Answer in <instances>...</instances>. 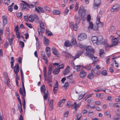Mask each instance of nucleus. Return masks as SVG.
Wrapping results in <instances>:
<instances>
[{
  "instance_id": "f3484780",
  "label": "nucleus",
  "mask_w": 120,
  "mask_h": 120,
  "mask_svg": "<svg viewBox=\"0 0 120 120\" xmlns=\"http://www.w3.org/2000/svg\"><path fill=\"white\" fill-rule=\"evenodd\" d=\"M70 68L69 65L67 66L66 69L64 71L63 73L64 75H66L68 74L70 72Z\"/></svg>"
},
{
  "instance_id": "6e6552de",
  "label": "nucleus",
  "mask_w": 120,
  "mask_h": 120,
  "mask_svg": "<svg viewBox=\"0 0 120 120\" xmlns=\"http://www.w3.org/2000/svg\"><path fill=\"white\" fill-rule=\"evenodd\" d=\"M84 55L86 56H88L90 57L92 60H94L96 59L97 58L96 57H94L93 54L90 52H86L84 53Z\"/></svg>"
},
{
  "instance_id": "393cba45",
  "label": "nucleus",
  "mask_w": 120,
  "mask_h": 120,
  "mask_svg": "<svg viewBox=\"0 0 120 120\" xmlns=\"http://www.w3.org/2000/svg\"><path fill=\"white\" fill-rule=\"evenodd\" d=\"M33 15L34 18V20H36V22L37 23H38L39 22V18L38 15L36 14H34Z\"/></svg>"
},
{
  "instance_id": "c03bdc74",
  "label": "nucleus",
  "mask_w": 120,
  "mask_h": 120,
  "mask_svg": "<svg viewBox=\"0 0 120 120\" xmlns=\"http://www.w3.org/2000/svg\"><path fill=\"white\" fill-rule=\"evenodd\" d=\"M75 19L76 20V21L75 23V24L76 25H78L79 24L80 21V19L79 18L76 19V17H75Z\"/></svg>"
},
{
  "instance_id": "f03ea898",
  "label": "nucleus",
  "mask_w": 120,
  "mask_h": 120,
  "mask_svg": "<svg viewBox=\"0 0 120 120\" xmlns=\"http://www.w3.org/2000/svg\"><path fill=\"white\" fill-rule=\"evenodd\" d=\"M40 26L38 28V35L41 36L42 34L45 30V27L43 23L41 21L39 22Z\"/></svg>"
},
{
  "instance_id": "aec40b11",
  "label": "nucleus",
  "mask_w": 120,
  "mask_h": 120,
  "mask_svg": "<svg viewBox=\"0 0 120 120\" xmlns=\"http://www.w3.org/2000/svg\"><path fill=\"white\" fill-rule=\"evenodd\" d=\"M50 51V49L49 47H47L46 48L45 51L48 57H49L51 53Z\"/></svg>"
},
{
  "instance_id": "f8f14e48",
  "label": "nucleus",
  "mask_w": 120,
  "mask_h": 120,
  "mask_svg": "<svg viewBox=\"0 0 120 120\" xmlns=\"http://www.w3.org/2000/svg\"><path fill=\"white\" fill-rule=\"evenodd\" d=\"M23 90L22 88H20L19 90V93L21 95H26V91L25 88L24 86H22Z\"/></svg>"
},
{
  "instance_id": "5fc2aeb1",
  "label": "nucleus",
  "mask_w": 120,
  "mask_h": 120,
  "mask_svg": "<svg viewBox=\"0 0 120 120\" xmlns=\"http://www.w3.org/2000/svg\"><path fill=\"white\" fill-rule=\"evenodd\" d=\"M18 105V108H19V111H20V112L21 114H22V105H20V107L19 106V105Z\"/></svg>"
},
{
  "instance_id": "dca6fc26",
  "label": "nucleus",
  "mask_w": 120,
  "mask_h": 120,
  "mask_svg": "<svg viewBox=\"0 0 120 120\" xmlns=\"http://www.w3.org/2000/svg\"><path fill=\"white\" fill-rule=\"evenodd\" d=\"M58 87V83L57 82H56L54 86V88L53 90V91L54 92L53 93L54 94H55L56 92Z\"/></svg>"
},
{
  "instance_id": "e433bc0d",
  "label": "nucleus",
  "mask_w": 120,
  "mask_h": 120,
  "mask_svg": "<svg viewBox=\"0 0 120 120\" xmlns=\"http://www.w3.org/2000/svg\"><path fill=\"white\" fill-rule=\"evenodd\" d=\"M93 94H90L86 96L85 98H84L83 100H84L85 101H86L88 98L91 97V96Z\"/></svg>"
},
{
  "instance_id": "2eb2a0df",
  "label": "nucleus",
  "mask_w": 120,
  "mask_h": 120,
  "mask_svg": "<svg viewBox=\"0 0 120 120\" xmlns=\"http://www.w3.org/2000/svg\"><path fill=\"white\" fill-rule=\"evenodd\" d=\"M86 75V72L82 70L79 73V76L82 78H84Z\"/></svg>"
},
{
  "instance_id": "bb28decb",
  "label": "nucleus",
  "mask_w": 120,
  "mask_h": 120,
  "mask_svg": "<svg viewBox=\"0 0 120 120\" xmlns=\"http://www.w3.org/2000/svg\"><path fill=\"white\" fill-rule=\"evenodd\" d=\"M78 106L79 105L77 104L75 102L71 106V108L72 109H75V110H76L77 108L78 107Z\"/></svg>"
},
{
  "instance_id": "4c0bfd02",
  "label": "nucleus",
  "mask_w": 120,
  "mask_h": 120,
  "mask_svg": "<svg viewBox=\"0 0 120 120\" xmlns=\"http://www.w3.org/2000/svg\"><path fill=\"white\" fill-rule=\"evenodd\" d=\"M17 16L18 18L21 19L22 17V14L21 12H17Z\"/></svg>"
},
{
  "instance_id": "473e14b6",
  "label": "nucleus",
  "mask_w": 120,
  "mask_h": 120,
  "mask_svg": "<svg viewBox=\"0 0 120 120\" xmlns=\"http://www.w3.org/2000/svg\"><path fill=\"white\" fill-rule=\"evenodd\" d=\"M94 77V75L93 74V72H92L91 73L89 74L87 76V77L90 79H92Z\"/></svg>"
},
{
  "instance_id": "864d4df0",
  "label": "nucleus",
  "mask_w": 120,
  "mask_h": 120,
  "mask_svg": "<svg viewBox=\"0 0 120 120\" xmlns=\"http://www.w3.org/2000/svg\"><path fill=\"white\" fill-rule=\"evenodd\" d=\"M48 97L47 94L46 93H44L43 95V98L44 100H46L47 99Z\"/></svg>"
},
{
  "instance_id": "c85d7f7f",
  "label": "nucleus",
  "mask_w": 120,
  "mask_h": 120,
  "mask_svg": "<svg viewBox=\"0 0 120 120\" xmlns=\"http://www.w3.org/2000/svg\"><path fill=\"white\" fill-rule=\"evenodd\" d=\"M60 70L57 68L54 69L53 71V74L54 75H57L59 74Z\"/></svg>"
},
{
  "instance_id": "72a5a7b5",
  "label": "nucleus",
  "mask_w": 120,
  "mask_h": 120,
  "mask_svg": "<svg viewBox=\"0 0 120 120\" xmlns=\"http://www.w3.org/2000/svg\"><path fill=\"white\" fill-rule=\"evenodd\" d=\"M62 54L67 58H68L70 55L69 53L66 52H63Z\"/></svg>"
},
{
  "instance_id": "0e129e2a",
  "label": "nucleus",
  "mask_w": 120,
  "mask_h": 120,
  "mask_svg": "<svg viewBox=\"0 0 120 120\" xmlns=\"http://www.w3.org/2000/svg\"><path fill=\"white\" fill-rule=\"evenodd\" d=\"M95 105H101V103L99 101H97L95 102Z\"/></svg>"
},
{
  "instance_id": "f257e3e1",
  "label": "nucleus",
  "mask_w": 120,
  "mask_h": 120,
  "mask_svg": "<svg viewBox=\"0 0 120 120\" xmlns=\"http://www.w3.org/2000/svg\"><path fill=\"white\" fill-rule=\"evenodd\" d=\"M52 65L51 64L49 66L48 72V78H49L48 84L51 87H52V82L51 81L50 79L52 77V76L51 75V74L52 71Z\"/></svg>"
},
{
  "instance_id": "9d476101",
  "label": "nucleus",
  "mask_w": 120,
  "mask_h": 120,
  "mask_svg": "<svg viewBox=\"0 0 120 120\" xmlns=\"http://www.w3.org/2000/svg\"><path fill=\"white\" fill-rule=\"evenodd\" d=\"M87 35L85 33H83L79 34L78 35V40L80 41H82L85 39L87 37Z\"/></svg>"
},
{
  "instance_id": "20e7f679",
  "label": "nucleus",
  "mask_w": 120,
  "mask_h": 120,
  "mask_svg": "<svg viewBox=\"0 0 120 120\" xmlns=\"http://www.w3.org/2000/svg\"><path fill=\"white\" fill-rule=\"evenodd\" d=\"M112 44L109 45L107 44H106L105 46L106 47H112L114 45H117L118 44V41L117 38H115L112 39Z\"/></svg>"
},
{
  "instance_id": "49530a36",
  "label": "nucleus",
  "mask_w": 120,
  "mask_h": 120,
  "mask_svg": "<svg viewBox=\"0 0 120 120\" xmlns=\"http://www.w3.org/2000/svg\"><path fill=\"white\" fill-rule=\"evenodd\" d=\"M101 74L102 75L104 76L107 75V72L105 70H103Z\"/></svg>"
},
{
  "instance_id": "4d7b16f0",
  "label": "nucleus",
  "mask_w": 120,
  "mask_h": 120,
  "mask_svg": "<svg viewBox=\"0 0 120 120\" xmlns=\"http://www.w3.org/2000/svg\"><path fill=\"white\" fill-rule=\"evenodd\" d=\"M91 19V17L90 15H88L87 16V21L88 22H90V21Z\"/></svg>"
},
{
  "instance_id": "338daca9",
  "label": "nucleus",
  "mask_w": 120,
  "mask_h": 120,
  "mask_svg": "<svg viewBox=\"0 0 120 120\" xmlns=\"http://www.w3.org/2000/svg\"><path fill=\"white\" fill-rule=\"evenodd\" d=\"M16 34L17 38L19 39H20V33L19 32H16Z\"/></svg>"
},
{
  "instance_id": "603ef678",
  "label": "nucleus",
  "mask_w": 120,
  "mask_h": 120,
  "mask_svg": "<svg viewBox=\"0 0 120 120\" xmlns=\"http://www.w3.org/2000/svg\"><path fill=\"white\" fill-rule=\"evenodd\" d=\"M115 29V27L113 26H112L109 30V31L110 32H112Z\"/></svg>"
},
{
  "instance_id": "c756f323",
  "label": "nucleus",
  "mask_w": 120,
  "mask_h": 120,
  "mask_svg": "<svg viewBox=\"0 0 120 120\" xmlns=\"http://www.w3.org/2000/svg\"><path fill=\"white\" fill-rule=\"evenodd\" d=\"M44 44L46 46H47L49 44V41L48 39L45 38L44 39Z\"/></svg>"
},
{
  "instance_id": "0eeeda50",
  "label": "nucleus",
  "mask_w": 120,
  "mask_h": 120,
  "mask_svg": "<svg viewBox=\"0 0 120 120\" xmlns=\"http://www.w3.org/2000/svg\"><path fill=\"white\" fill-rule=\"evenodd\" d=\"M22 1L24 2V3H21L20 4L21 9L25 10H28L30 8L29 5L25 2L23 1Z\"/></svg>"
},
{
  "instance_id": "cd10ccee",
  "label": "nucleus",
  "mask_w": 120,
  "mask_h": 120,
  "mask_svg": "<svg viewBox=\"0 0 120 120\" xmlns=\"http://www.w3.org/2000/svg\"><path fill=\"white\" fill-rule=\"evenodd\" d=\"M64 45L66 46L70 47L72 46L71 44L70 41H66L64 43Z\"/></svg>"
},
{
  "instance_id": "680f3d73",
  "label": "nucleus",
  "mask_w": 120,
  "mask_h": 120,
  "mask_svg": "<svg viewBox=\"0 0 120 120\" xmlns=\"http://www.w3.org/2000/svg\"><path fill=\"white\" fill-rule=\"evenodd\" d=\"M91 29L94 30H98V28L96 26H93Z\"/></svg>"
},
{
  "instance_id": "8fccbe9b",
  "label": "nucleus",
  "mask_w": 120,
  "mask_h": 120,
  "mask_svg": "<svg viewBox=\"0 0 120 120\" xmlns=\"http://www.w3.org/2000/svg\"><path fill=\"white\" fill-rule=\"evenodd\" d=\"M46 34L47 35L49 36H51L52 35V32H51L50 31H47L46 33Z\"/></svg>"
},
{
  "instance_id": "a878e982",
  "label": "nucleus",
  "mask_w": 120,
  "mask_h": 120,
  "mask_svg": "<svg viewBox=\"0 0 120 120\" xmlns=\"http://www.w3.org/2000/svg\"><path fill=\"white\" fill-rule=\"evenodd\" d=\"M29 21L30 22H33L34 20V18L33 15H30L29 18Z\"/></svg>"
},
{
  "instance_id": "bf43d9fd",
  "label": "nucleus",
  "mask_w": 120,
  "mask_h": 120,
  "mask_svg": "<svg viewBox=\"0 0 120 120\" xmlns=\"http://www.w3.org/2000/svg\"><path fill=\"white\" fill-rule=\"evenodd\" d=\"M80 55V54L78 52V53L75 55V56L74 58L75 59L79 58Z\"/></svg>"
},
{
  "instance_id": "e2e57ef3",
  "label": "nucleus",
  "mask_w": 120,
  "mask_h": 120,
  "mask_svg": "<svg viewBox=\"0 0 120 120\" xmlns=\"http://www.w3.org/2000/svg\"><path fill=\"white\" fill-rule=\"evenodd\" d=\"M114 107H120V103H115Z\"/></svg>"
},
{
  "instance_id": "b1692460",
  "label": "nucleus",
  "mask_w": 120,
  "mask_h": 120,
  "mask_svg": "<svg viewBox=\"0 0 120 120\" xmlns=\"http://www.w3.org/2000/svg\"><path fill=\"white\" fill-rule=\"evenodd\" d=\"M71 42L72 44L75 46L77 47L78 46L76 42V39L74 38H72L71 40Z\"/></svg>"
},
{
  "instance_id": "58836bf2",
  "label": "nucleus",
  "mask_w": 120,
  "mask_h": 120,
  "mask_svg": "<svg viewBox=\"0 0 120 120\" xmlns=\"http://www.w3.org/2000/svg\"><path fill=\"white\" fill-rule=\"evenodd\" d=\"M60 13V12L57 10H53V14L54 15H58Z\"/></svg>"
},
{
  "instance_id": "a19ab883",
  "label": "nucleus",
  "mask_w": 120,
  "mask_h": 120,
  "mask_svg": "<svg viewBox=\"0 0 120 120\" xmlns=\"http://www.w3.org/2000/svg\"><path fill=\"white\" fill-rule=\"evenodd\" d=\"M72 105V103L71 101H69L67 102V106L68 108H69Z\"/></svg>"
},
{
  "instance_id": "09e8293b",
  "label": "nucleus",
  "mask_w": 120,
  "mask_h": 120,
  "mask_svg": "<svg viewBox=\"0 0 120 120\" xmlns=\"http://www.w3.org/2000/svg\"><path fill=\"white\" fill-rule=\"evenodd\" d=\"M38 8L41 12H45V11L42 7H38Z\"/></svg>"
},
{
  "instance_id": "7ed1b4c3",
  "label": "nucleus",
  "mask_w": 120,
  "mask_h": 120,
  "mask_svg": "<svg viewBox=\"0 0 120 120\" xmlns=\"http://www.w3.org/2000/svg\"><path fill=\"white\" fill-rule=\"evenodd\" d=\"M103 40L102 37L101 36L100 37V38H98L96 36H93L91 38V40L94 43H96L98 42L100 43L101 44H103V43H101L102 40Z\"/></svg>"
},
{
  "instance_id": "79ce46f5",
  "label": "nucleus",
  "mask_w": 120,
  "mask_h": 120,
  "mask_svg": "<svg viewBox=\"0 0 120 120\" xmlns=\"http://www.w3.org/2000/svg\"><path fill=\"white\" fill-rule=\"evenodd\" d=\"M79 4V3L78 2H77L76 3L75 9V11H77L78 9Z\"/></svg>"
},
{
  "instance_id": "3c124183",
  "label": "nucleus",
  "mask_w": 120,
  "mask_h": 120,
  "mask_svg": "<svg viewBox=\"0 0 120 120\" xmlns=\"http://www.w3.org/2000/svg\"><path fill=\"white\" fill-rule=\"evenodd\" d=\"M4 3L7 5H9L10 4V0H4Z\"/></svg>"
},
{
  "instance_id": "37998d69",
  "label": "nucleus",
  "mask_w": 120,
  "mask_h": 120,
  "mask_svg": "<svg viewBox=\"0 0 120 120\" xmlns=\"http://www.w3.org/2000/svg\"><path fill=\"white\" fill-rule=\"evenodd\" d=\"M89 25L88 27V29H91L92 28L94 25L93 23L91 22H89Z\"/></svg>"
},
{
  "instance_id": "13d9d810",
  "label": "nucleus",
  "mask_w": 120,
  "mask_h": 120,
  "mask_svg": "<svg viewBox=\"0 0 120 120\" xmlns=\"http://www.w3.org/2000/svg\"><path fill=\"white\" fill-rule=\"evenodd\" d=\"M69 86V84L68 82H66L65 83L64 85V86L63 87L64 88L66 89Z\"/></svg>"
},
{
  "instance_id": "a211bd4d",
  "label": "nucleus",
  "mask_w": 120,
  "mask_h": 120,
  "mask_svg": "<svg viewBox=\"0 0 120 120\" xmlns=\"http://www.w3.org/2000/svg\"><path fill=\"white\" fill-rule=\"evenodd\" d=\"M65 101V99H63L60 100L58 104V105L59 107H61L62 106V104L64 103Z\"/></svg>"
},
{
  "instance_id": "412c9836",
  "label": "nucleus",
  "mask_w": 120,
  "mask_h": 120,
  "mask_svg": "<svg viewBox=\"0 0 120 120\" xmlns=\"http://www.w3.org/2000/svg\"><path fill=\"white\" fill-rule=\"evenodd\" d=\"M86 50L87 51H89L92 52H94V49L90 46L87 47L86 48Z\"/></svg>"
},
{
  "instance_id": "de8ad7c7",
  "label": "nucleus",
  "mask_w": 120,
  "mask_h": 120,
  "mask_svg": "<svg viewBox=\"0 0 120 120\" xmlns=\"http://www.w3.org/2000/svg\"><path fill=\"white\" fill-rule=\"evenodd\" d=\"M19 45L22 48L24 46V44L23 42L20 41L19 42Z\"/></svg>"
},
{
  "instance_id": "6e6d98bb",
  "label": "nucleus",
  "mask_w": 120,
  "mask_h": 120,
  "mask_svg": "<svg viewBox=\"0 0 120 120\" xmlns=\"http://www.w3.org/2000/svg\"><path fill=\"white\" fill-rule=\"evenodd\" d=\"M85 94H82L80 95L79 96V97L78 99L79 100H80L82 99L84 97Z\"/></svg>"
},
{
  "instance_id": "f704fd0d",
  "label": "nucleus",
  "mask_w": 120,
  "mask_h": 120,
  "mask_svg": "<svg viewBox=\"0 0 120 120\" xmlns=\"http://www.w3.org/2000/svg\"><path fill=\"white\" fill-rule=\"evenodd\" d=\"M102 89L100 87H98L95 88V90H94V91L95 92L98 93L100 91H102Z\"/></svg>"
},
{
  "instance_id": "1a4fd4ad",
  "label": "nucleus",
  "mask_w": 120,
  "mask_h": 120,
  "mask_svg": "<svg viewBox=\"0 0 120 120\" xmlns=\"http://www.w3.org/2000/svg\"><path fill=\"white\" fill-rule=\"evenodd\" d=\"M78 12L79 15H81V17H84L85 15V12L83 10V6H81L80 7L79 9Z\"/></svg>"
},
{
  "instance_id": "a18cd8bd",
  "label": "nucleus",
  "mask_w": 120,
  "mask_h": 120,
  "mask_svg": "<svg viewBox=\"0 0 120 120\" xmlns=\"http://www.w3.org/2000/svg\"><path fill=\"white\" fill-rule=\"evenodd\" d=\"M64 65L63 64H62L59 66V67L57 68L59 70H60V69H63L64 68Z\"/></svg>"
},
{
  "instance_id": "69168bd1",
  "label": "nucleus",
  "mask_w": 120,
  "mask_h": 120,
  "mask_svg": "<svg viewBox=\"0 0 120 120\" xmlns=\"http://www.w3.org/2000/svg\"><path fill=\"white\" fill-rule=\"evenodd\" d=\"M25 24L26 25L29 27L30 28H32V26L30 24H28L27 23H26Z\"/></svg>"
},
{
  "instance_id": "7c9ffc66",
  "label": "nucleus",
  "mask_w": 120,
  "mask_h": 120,
  "mask_svg": "<svg viewBox=\"0 0 120 120\" xmlns=\"http://www.w3.org/2000/svg\"><path fill=\"white\" fill-rule=\"evenodd\" d=\"M82 66L80 65H76L75 66V67L74 68L76 69V71H79L80 70L82 69L81 67H82Z\"/></svg>"
},
{
  "instance_id": "ddd939ff",
  "label": "nucleus",
  "mask_w": 120,
  "mask_h": 120,
  "mask_svg": "<svg viewBox=\"0 0 120 120\" xmlns=\"http://www.w3.org/2000/svg\"><path fill=\"white\" fill-rule=\"evenodd\" d=\"M53 53L55 56L56 58L60 56V55L57 50L54 48H53Z\"/></svg>"
},
{
  "instance_id": "4be33fe9",
  "label": "nucleus",
  "mask_w": 120,
  "mask_h": 120,
  "mask_svg": "<svg viewBox=\"0 0 120 120\" xmlns=\"http://www.w3.org/2000/svg\"><path fill=\"white\" fill-rule=\"evenodd\" d=\"M105 55L104 50L103 49H101L100 50L99 55L101 57H103Z\"/></svg>"
},
{
  "instance_id": "c9c22d12",
  "label": "nucleus",
  "mask_w": 120,
  "mask_h": 120,
  "mask_svg": "<svg viewBox=\"0 0 120 120\" xmlns=\"http://www.w3.org/2000/svg\"><path fill=\"white\" fill-rule=\"evenodd\" d=\"M81 115L80 113L78 114H76L75 115V118L76 119H77V120H80V118L81 117Z\"/></svg>"
},
{
  "instance_id": "2f4dec72",
  "label": "nucleus",
  "mask_w": 120,
  "mask_h": 120,
  "mask_svg": "<svg viewBox=\"0 0 120 120\" xmlns=\"http://www.w3.org/2000/svg\"><path fill=\"white\" fill-rule=\"evenodd\" d=\"M40 89L42 93H45V86L44 85H43L41 87Z\"/></svg>"
},
{
  "instance_id": "ea45409f",
  "label": "nucleus",
  "mask_w": 120,
  "mask_h": 120,
  "mask_svg": "<svg viewBox=\"0 0 120 120\" xmlns=\"http://www.w3.org/2000/svg\"><path fill=\"white\" fill-rule=\"evenodd\" d=\"M22 99L23 100V105H25V97L26 96V95H22Z\"/></svg>"
},
{
  "instance_id": "39448f33",
  "label": "nucleus",
  "mask_w": 120,
  "mask_h": 120,
  "mask_svg": "<svg viewBox=\"0 0 120 120\" xmlns=\"http://www.w3.org/2000/svg\"><path fill=\"white\" fill-rule=\"evenodd\" d=\"M101 15V14H100L99 15L97 16L96 21V24L99 27H102L103 26L104 24L102 22L100 21V16Z\"/></svg>"
},
{
  "instance_id": "052dcab7",
  "label": "nucleus",
  "mask_w": 120,
  "mask_h": 120,
  "mask_svg": "<svg viewBox=\"0 0 120 120\" xmlns=\"http://www.w3.org/2000/svg\"><path fill=\"white\" fill-rule=\"evenodd\" d=\"M78 25H76L75 24V26H74L72 28L74 30L76 31L78 29V26H77Z\"/></svg>"
},
{
  "instance_id": "6ab92c4d",
  "label": "nucleus",
  "mask_w": 120,
  "mask_h": 120,
  "mask_svg": "<svg viewBox=\"0 0 120 120\" xmlns=\"http://www.w3.org/2000/svg\"><path fill=\"white\" fill-rule=\"evenodd\" d=\"M5 78L4 79V82L7 86H8V82H9V78L7 76V74L6 73H5Z\"/></svg>"
},
{
  "instance_id": "9b49d317",
  "label": "nucleus",
  "mask_w": 120,
  "mask_h": 120,
  "mask_svg": "<svg viewBox=\"0 0 120 120\" xmlns=\"http://www.w3.org/2000/svg\"><path fill=\"white\" fill-rule=\"evenodd\" d=\"M120 7L119 5L118 4H116L112 6L111 9V12H115L117 11L119 9Z\"/></svg>"
},
{
  "instance_id": "4468645a",
  "label": "nucleus",
  "mask_w": 120,
  "mask_h": 120,
  "mask_svg": "<svg viewBox=\"0 0 120 120\" xmlns=\"http://www.w3.org/2000/svg\"><path fill=\"white\" fill-rule=\"evenodd\" d=\"M19 67L18 63H17L15 65V66L14 67V71L15 75H17L18 72L19 71Z\"/></svg>"
},
{
  "instance_id": "774afa93",
  "label": "nucleus",
  "mask_w": 120,
  "mask_h": 120,
  "mask_svg": "<svg viewBox=\"0 0 120 120\" xmlns=\"http://www.w3.org/2000/svg\"><path fill=\"white\" fill-rule=\"evenodd\" d=\"M69 113V112L68 111H67L64 114V116L65 117H67L68 116V114Z\"/></svg>"
},
{
  "instance_id": "5701e85b",
  "label": "nucleus",
  "mask_w": 120,
  "mask_h": 120,
  "mask_svg": "<svg viewBox=\"0 0 120 120\" xmlns=\"http://www.w3.org/2000/svg\"><path fill=\"white\" fill-rule=\"evenodd\" d=\"M2 18L3 19V24L4 26L7 23V20L6 17L4 15H3L2 16Z\"/></svg>"
},
{
  "instance_id": "423d86ee",
  "label": "nucleus",
  "mask_w": 120,
  "mask_h": 120,
  "mask_svg": "<svg viewBox=\"0 0 120 120\" xmlns=\"http://www.w3.org/2000/svg\"><path fill=\"white\" fill-rule=\"evenodd\" d=\"M101 0H94L93 8L95 9H98L100 6Z\"/></svg>"
}]
</instances>
